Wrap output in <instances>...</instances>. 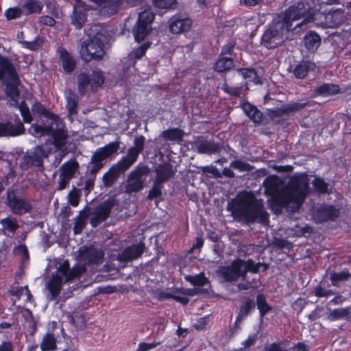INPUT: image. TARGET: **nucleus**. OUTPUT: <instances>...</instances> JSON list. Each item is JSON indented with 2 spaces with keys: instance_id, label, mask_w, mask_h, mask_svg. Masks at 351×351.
<instances>
[{
  "instance_id": "nucleus-1",
  "label": "nucleus",
  "mask_w": 351,
  "mask_h": 351,
  "mask_svg": "<svg viewBox=\"0 0 351 351\" xmlns=\"http://www.w3.org/2000/svg\"><path fill=\"white\" fill-rule=\"evenodd\" d=\"M316 12L313 0H299L291 4L284 12L281 19L274 21L265 30L261 39V45L269 49L283 44L285 34L293 29V21L302 19V23L314 21ZM300 23L297 24L298 27Z\"/></svg>"
},
{
  "instance_id": "nucleus-2",
  "label": "nucleus",
  "mask_w": 351,
  "mask_h": 351,
  "mask_svg": "<svg viewBox=\"0 0 351 351\" xmlns=\"http://www.w3.org/2000/svg\"><path fill=\"white\" fill-rule=\"evenodd\" d=\"M264 184L267 190L276 191L271 195V207L276 212H281L290 204L300 208L310 193L309 179L306 174L293 176L287 186L277 189L276 177H267Z\"/></svg>"
},
{
  "instance_id": "nucleus-3",
  "label": "nucleus",
  "mask_w": 351,
  "mask_h": 351,
  "mask_svg": "<svg viewBox=\"0 0 351 351\" xmlns=\"http://www.w3.org/2000/svg\"><path fill=\"white\" fill-rule=\"evenodd\" d=\"M87 36L88 38L82 43L80 49L82 60L86 63L102 60L106 53L105 45L109 40L107 32L101 25H93L88 29Z\"/></svg>"
},
{
  "instance_id": "nucleus-4",
  "label": "nucleus",
  "mask_w": 351,
  "mask_h": 351,
  "mask_svg": "<svg viewBox=\"0 0 351 351\" xmlns=\"http://www.w3.org/2000/svg\"><path fill=\"white\" fill-rule=\"evenodd\" d=\"M7 80L5 93L12 101L11 105H18L20 97V79L16 68L11 61L5 57L0 56V81Z\"/></svg>"
},
{
  "instance_id": "nucleus-5",
  "label": "nucleus",
  "mask_w": 351,
  "mask_h": 351,
  "mask_svg": "<svg viewBox=\"0 0 351 351\" xmlns=\"http://www.w3.org/2000/svg\"><path fill=\"white\" fill-rule=\"evenodd\" d=\"M233 214L235 217L243 219L248 225L255 222L266 225L269 221V214L265 209L263 203L256 199L243 203L241 206L234 210Z\"/></svg>"
},
{
  "instance_id": "nucleus-6",
  "label": "nucleus",
  "mask_w": 351,
  "mask_h": 351,
  "mask_svg": "<svg viewBox=\"0 0 351 351\" xmlns=\"http://www.w3.org/2000/svg\"><path fill=\"white\" fill-rule=\"evenodd\" d=\"M46 152L41 146H36L33 150L26 152L20 159V169L23 171L32 167L43 169V158L47 157Z\"/></svg>"
},
{
  "instance_id": "nucleus-7",
  "label": "nucleus",
  "mask_w": 351,
  "mask_h": 351,
  "mask_svg": "<svg viewBox=\"0 0 351 351\" xmlns=\"http://www.w3.org/2000/svg\"><path fill=\"white\" fill-rule=\"evenodd\" d=\"M5 204L16 215L29 213L32 210V203L23 197L17 196L13 190L7 191Z\"/></svg>"
},
{
  "instance_id": "nucleus-8",
  "label": "nucleus",
  "mask_w": 351,
  "mask_h": 351,
  "mask_svg": "<svg viewBox=\"0 0 351 351\" xmlns=\"http://www.w3.org/2000/svg\"><path fill=\"white\" fill-rule=\"evenodd\" d=\"M132 166L122 158L117 163L112 165L102 176V183L106 188H110L120 178L121 175L125 173Z\"/></svg>"
},
{
  "instance_id": "nucleus-9",
  "label": "nucleus",
  "mask_w": 351,
  "mask_h": 351,
  "mask_svg": "<svg viewBox=\"0 0 351 351\" xmlns=\"http://www.w3.org/2000/svg\"><path fill=\"white\" fill-rule=\"evenodd\" d=\"M79 258L85 265H99L104 258V253L93 245L82 246L78 250Z\"/></svg>"
},
{
  "instance_id": "nucleus-10",
  "label": "nucleus",
  "mask_w": 351,
  "mask_h": 351,
  "mask_svg": "<svg viewBox=\"0 0 351 351\" xmlns=\"http://www.w3.org/2000/svg\"><path fill=\"white\" fill-rule=\"evenodd\" d=\"M243 265L244 261L237 258L233 261L229 266L220 267L218 270L219 276L227 282L236 281L240 277H243L242 267Z\"/></svg>"
},
{
  "instance_id": "nucleus-11",
  "label": "nucleus",
  "mask_w": 351,
  "mask_h": 351,
  "mask_svg": "<svg viewBox=\"0 0 351 351\" xmlns=\"http://www.w3.org/2000/svg\"><path fill=\"white\" fill-rule=\"evenodd\" d=\"M115 205V199L108 198L101 202L93 212V217L90 219V223L93 228H96L110 216L111 210Z\"/></svg>"
},
{
  "instance_id": "nucleus-12",
  "label": "nucleus",
  "mask_w": 351,
  "mask_h": 351,
  "mask_svg": "<svg viewBox=\"0 0 351 351\" xmlns=\"http://www.w3.org/2000/svg\"><path fill=\"white\" fill-rule=\"evenodd\" d=\"M193 25V21L185 14L178 13L168 21L169 31L173 34H180L188 32Z\"/></svg>"
},
{
  "instance_id": "nucleus-13",
  "label": "nucleus",
  "mask_w": 351,
  "mask_h": 351,
  "mask_svg": "<svg viewBox=\"0 0 351 351\" xmlns=\"http://www.w3.org/2000/svg\"><path fill=\"white\" fill-rule=\"evenodd\" d=\"M14 122H0V137H15L25 134L23 123L17 114L14 115Z\"/></svg>"
},
{
  "instance_id": "nucleus-14",
  "label": "nucleus",
  "mask_w": 351,
  "mask_h": 351,
  "mask_svg": "<svg viewBox=\"0 0 351 351\" xmlns=\"http://www.w3.org/2000/svg\"><path fill=\"white\" fill-rule=\"evenodd\" d=\"M56 53L58 55L59 63L61 66L60 71L66 75L71 74L77 67L76 58L62 46H58Z\"/></svg>"
},
{
  "instance_id": "nucleus-15",
  "label": "nucleus",
  "mask_w": 351,
  "mask_h": 351,
  "mask_svg": "<svg viewBox=\"0 0 351 351\" xmlns=\"http://www.w3.org/2000/svg\"><path fill=\"white\" fill-rule=\"evenodd\" d=\"M95 5L101 6L100 14L104 17H110L117 14L123 8L124 0H88Z\"/></svg>"
},
{
  "instance_id": "nucleus-16",
  "label": "nucleus",
  "mask_w": 351,
  "mask_h": 351,
  "mask_svg": "<svg viewBox=\"0 0 351 351\" xmlns=\"http://www.w3.org/2000/svg\"><path fill=\"white\" fill-rule=\"evenodd\" d=\"M308 106V102H293L280 108L268 109L267 114L271 118H278L283 115L299 112Z\"/></svg>"
},
{
  "instance_id": "nucleus-17",
  "label": "nucleus",
  "mask_w": 351,
  "mask_h": 351,
  "mask_svg": "<svg viewBox=\"0 0 351 351\" xmlns=\"http://www.w3.org/2000/svg\"><path fill=\"white\" fill-rule=\"evenodd\" d=\"M340 216V210L333 205H324L317 208L315 218L319 223L334 221Z\"/></svg>"
},
{
  "instance_id": "nucleus-18",
  "label": "nucleus",
  "mask_w": 351,
  "mask_h": 351,
  "mask_svg": "<svg viewBox=\"0 0 351 351\" xmlns=\"http://www.w3.org/2000/svg\"><path fill=\"white\" fill-rule=\"evenodd\" d=\"M145 137L143 135L134 138V146L128 149V153L122 158L132 166L137 160L139 154L142 153L145 147Z\"/></svg>"
},
{
  "instance_id": "nucleus-19",
  "label": "nucleus",
  "mask_w": 351,
  "mask_h": 351,
  "mask_svg": "<svg viewBox=\"0 0 351 351\" xmlns=\"http://www.w3.org/2000/svg\"><path fill=\"white\" fill-rule=\"evenodd\" d=\"M145 249L144 243H139L137 245H132L127 247L121 254L118 255V260L120 262L128 263L135 260L144 253Z\"/></svg>"
},
{
  "instance_id": "nucleus-20",
  "label": "nucleus",
  "mask_w": 351,
  "mask_h": 351,
  "mask_svg": "<svg viewBox=\"0 0 351 351\" xmlns=\"http://www.w3.org/2000/svg\"><path fill=\"white\" fill-rule=\"evenodd\" d=\"M90 10V5H74L71 17V23L76 29H80L87 21V12Z\"/></svg>"
},
{
  "instance_id": "nucleus-21",
  "label": "nucleus",
  "mask_w": 351,
  "mask_h": 351,
  "mask_svg": "<svg viewBox=\"0 0 351 351\" xmlns=\"http://www.w3.org/2000/svg\"><path fill=\"white\" fill-rule=\"evenodd\" d=\"M316 69V64L313 61L308 60H302L294 66L293 74L296 79H305L308 73L314 71Z\"/></svg>"
},
{
  "instance_id": "nucleus-22",
  "label": "nucleus",
  "mask_w": 351,
  "mask_h": 351,
  "mask_svg": "<svg viewBox=\"0 0 351 351\" xmlns=\"http://www.w3.org/2000/svg\"><path fill=\"white\" fill-rule=\"evenodd\" d=\"M63 278L62 277L56 273L52 274L51 278L47 283V289L50 293V300H56L60 295L62 289Z\"/></svg>"
},
{
  "instance_id": "nucleus-23",
  "label": "nucleus",
  "mask_w": 351,
  "mask_h": 351,
  "mask_svg": "<svg viewBox=\"0 0 351 351\" xmlns=\"http://www.w3.org/2000/svg\"><path fill=\"white\" fill-rule=\"evenodd\" d=\"M241 108L249 119L255 124L261 125L263 123L264 115L256 106L248 101H245L241 104Z\"/></svg>"
},
{
  "instance_id": "nucleus-24",
  "label": "nucleus",
  "mask_w": 351,
  "mask_h": 351,
  "mask_svg": "<svg viewBox=\"0 0 351 351\" xmlns=\"http://www.w3.org/2000/svg\"><path fill=\"white\" fill-rule=\"evenodd\" d=\"M156 176L155 181L164 184L171 178L173 177L176 171L173 170V166L169 162L159 165L156 169Z\"/></svg>"
},
{
  "instance_id": "nucleus-25",
  "label": "nucleus",
  "mask_w": 351,
  "mask_h": 351,
  "mask_svg": "<svg viewBox=\"0 0 351 351\" xmlns=\"http://www.w3.org/2000/svg\"><path fill=\"white\" fill-rule=\"evenodd\" d=\"M256 308L254 300L250 298H246L241 302L239 307V311L237 315V323H241L245 318L251 315Z\"/></svg>"
},
{
  "instance_id": "nucleus-26",
  "label": "nucleus",
  "mask_w": 351,
  "mask_h": 351,
  "mask_svg": "<svg viewBox=\"0 0 351 351\" xmlns=\"http://www.w3.org/2000/svg\"><path fill=\"white\" fill-rule=\"evenodd\" d=\"M32 110L34 114L42 115L51 121L52 124L59 125L61 122L60 117L47 110L45 106L39 101H35L32 107Z\"/></svg>"
},
{
  "instance_id": "nucleus-27",
  "label": "nucleus",
  "mask_w": 351,
  "mask_h": 351,
  "mask_svg": "<svg viewBox=\"0 0 351 351\" xmlns=\"http://www.w3.org/2000/svg\"><path fill=\"white\" fill-rule=\"evenodd\" d=\"M304 45L308 52L313 53L321 45L322 38L315 31L310 30L304 36Z\"/></svg>"
},
{
  "instance_id": "nucleus-28",
  "label": "nucleus",
  "mask_w": 351,
  "mask_h": 351,
  "mask_svg": "<svg viewBox=\"0 0 351 351\" xmlns=\"http://www.w3.org/2000/svg\"><path fill=\"white\" fill-rule=\"evenodd\" d=\"M237 72L246 80L247 84L252 83L254 85L263 84L262 77L252 67L238 68Z\"/></svg>"
},
{
  "instance_id": "nucleus-29",
  "label": "nucleus",
  "mask_w": 351,
  "mask_h": 351,
  "mask_svg": "<svg viewBox=\"0 0 351 351\" xmlns=\"http://www.w3.org/2000/svg\"><path fill=\"white\" fill-rule=\"evenodd\" d=\"M48 136L52 137V144L58 150L62 149L66 144L68 133L64 128L54 129L52 126V131L49 132Z\"/></svg>"
},
{
  "instance_id": "nucleus-30",
  "label": "nucleus",
  "mask_w": 351,
  "mask_h": 351,
  "mask_svg": "<svg viewBox=\"0 0 351 351\" xmlns=\"http://www.w3.org/2000/svg\"><path fill=\"white\" fill-rule=\"evenodd\" d=\"M196 148L199 154H212L219 153L222 147L219 143L204 140L197 143Z\"/></svg>"
},
{
  "instance_id": "nucleus-31",
  "label": "nucleus",
  "mask_w": 351,
  "mask_h": 351,
  "mask_svg": "<svg viewBox=\"0 0 351 351\" xmlns=\"http://www.w3.org/2000/svg\"><path fill=\"white\" fill-rule=\"evenodd\" d=\"M314 92L316 95L324 97L334 96L341 93V88L338 84L324 83L317 86Z\"/></svg>"
},
{
  "instance_id": "nucleus-32",
  "label": "nucleus",
  "mask_w": 351,
  "mask_h": 351,
  "mask_svg": "<svg viewBox=\"0 0 351 351\" xmlns=\"http://www.w3.org/2000/svg\"><path fill=\"white\" fill-rule=\"evenodd\" d=\"M152 27L138 21L133 27V34L136 42L141 43L152 32Z\"/></svg>"
},
{
  "instance_id": "nucleus-33",
  "label": "nucleus",
  "mask_w": 351,
  "mask_h": 351,
  "mask_svg": "<svg viewBox=\"0 0 351 351\" xmlns=\"http://www.w3.org/2000/svg\"><path fill=\"white\" fill-rule=\"evenodd\" d=\"M184 136V132L183 130L178 128H172L164 130L161 136L165 141L182 142Z\"/></svg>"
},
{
  "instance_id": "nucleus-34",
  "label": "nucleus",
  "mask_w": 351,
  "mask_h": 351,
  "mask_svg": "<svg viewBox=\"0 0 351 351\" xmlns=\"http://www.w3.org/2000/svg\"><path fill=\"white\" fill-rule=\"evenodd\" d=\"M254 302L259 311V317L261 319L263 320L265 316L271 311L272 307L267 302L266 298L263 293H258Z\"/></svg>"
},
{
  "instance_id": "nucleus-35",
  "label": "nucleus",
  "mask_w": 351,
  "mask_h": 351,
  "mask_svg": "<svg viewBox=\"0 0 351 351\" xmlns=\"http://www.w3.org/2000/svg\"><path fill=\"white\" fill-rule=\"evenodd\" d=\"M107 158L102 149L100 147L97 148L90 158V164L93 165L90 169H92L93 172H95V171H99L104 165L102 162Z\"/></svg>"
},
{
  "instance_id": "nucleus-36",
  "label": "nucleus",
  "mask_w": 351,
  "mask_h": 351,
  "mask_svg": "<svg viewBox=\"0 0 351 351\" xmlns=\"http://www.w3.org/2000/svg\"><path fill=\"white\" fill-rule=\"evenodd\" d=\"M43 8V3L40 0H27L22 5L25 15L40 14Z\"/></svg>"
},
{
  "instance_id": "nucleus-37",
  "label": "nucleus",
  "mask_w": 351,
  "mask_h": 351,
  "mask_svg": "<svg viewBox=\"0 0 351 351\" xmlns=\"http://www.w3.org/2000/svg\"><path fill=\"white\" fill-rule=\"evenodd\" d=\"M41 351H54L57 349V341L52 332H47L40 344Z\"/></svg>"
},
{
  "instance_id": "nucleus-38",
  "label": "nucleus",
  "mask_w": 351,
  "mask_h": 351,
  "mask_svg": "<svg viewBox=\"0 0 351 351\" xmlns=\"http://www.w3.org/2000/svg\"><path fill=\"white\" fill-rule=\"evenodd\" d=\"M79 97L73 92H70L66 97V108L69 116L76 115L78 112Z\"/></svg>"
},
{
  "instance_id": "nucleus-39",
  "label": "nucleus",
  "mask_w": 351,
  "mask_h": 351,
  "mask_svg": "<svg viewBox=\"0 0 351 351\" xmlns=\"http://www.w3.org/2000/svg\"><path fill=\"white\" fill-rule=\"evenodd\" d=\"M90 77L86 72H81L77 75V90L81 96H84L88 86L91 87Z\"/></svg>"
},
{
  "instance_id": "nucleus-40",
  "label": "nucleus",
  "mask_w": 351,
  "mask_h": 351,
  "mask_svg": "<svg viewBox=\"0 0 351 351\" xmlns=\"http://www.w3.org/2000/svg\"><path fill=\"white\" fill-rule=\"evenodd\" d=\"M78 168L79 164L75 160L64 162L60 167L61 176L72 179Z\"/></svg>"
},
{
  "instance_id": "nucleus-41",
  "label": "nucleus",
  "mask_w": 351,
  "mask_h": 351,
  "mask_svg": "<svg viewBox=\"0 0 351 351\" xmlns=\"http://www.w3.org/2000/svg\"><path fill=\"white\" fill-rule=\"evenodd\" d=\"M234 66L232 58H219L214 64V69L217 73H223L230 70Z\"/></svg>"
},
{
  "instance_id": "nucleus-42",
  "label": "nucleus",
  "mask_w": 351,
  "mask_h": 351,
  "mask_svg": "<svg viewBox=\"0 0 351 351\" xmlns=\"http://www.w3.org/2000/svg\"><path fill=\"white\" fill-rule=\"evenodd\" d=\"M350 273H349L347 269H344L340 272L333 271L330 275L331 285L333 287H338L340 282L347 281L350 278Z\"/></svg>"
},
{
  "instance_id": "nucleus-43",
  "label": "nucleus",
  "mask_w": 351,
  "mask_h": 351,
  "mask_svg": "<svg viewBox=\"0 0 351 351\" xmlns=\"http://www.w3.org/2000/svg\"><path fill=\"white\" fill-rule=\"evenodd\" d=\"M186 281L195 287H204L210 282L208 278L206 277L204 272H200L197 275H188L184 277Z\"/></svg>"
},
{
  "instance_id": "nucleus-44",
  "label": "nucleus",
  "mask_w": 351,
  "mask_h": 351,
  "mask_svg": "<svg viewBox=\"0 0 351 351\" xmlns=\"http://www.w3.org/2000/svg\"><path fill=\"white\" fill-rule=\"evenodd\" d=\"M89 75L90 77L91 90L93 91H94L95 89L101 87L104 83L105 77L101 70H94L91 75Z\"/></svg>"
},
{
  "instance_id": "nucleus-45",
  "label": "nucleus",
  "mask_w": 351,
  "mask_h": 351,
  "mask_svg": "<svg viewBox=\"0 0 351 351\" xmlns=\"http://www.w3.org/2000/svg\"><path fill=\"white\" fill-rule=\"evenodd\" d=\"M350 313L351 307L350 306L335 308L329 314L328 318L331 321H336L343 318L348 319L347 317L350 314Z\"/></svg>"
},
{
  "instance_id": "nucleus-46",
  "label": "nucleus",
  "mask_w": 351,
  "mask_h": 351,
  "mask_svg": "<svg viewBox=\"0 0 351 351\" xmlns=\"http://www.w3.org/2000/svg\"><path fill=\"white\" fill-rule=\"evenodd\" d=\"M143 180H129L127 178L126 184L125 185V192L128 194L136 193L143 189Z\"/></svg>"
},
{
  "instance_id": "nucleus-47",
  "label": "nucleus",
  "mask_w": 351,
  "mask_h": 351,
  "mask_svg": "<svg viewBox=\"0 0 351 351\" xmlns=\"http://www.w3.org/2000/svg\"><path fill=\"white\" fill-rule=\"evenodd\" d=\"M52 131V125L42 126L38 123L32 124L29 132L35 136H43L49 135V132Z\"/></svg>"
},
{
  "instance_id": "nucleus-48",
  "label": "nucleus",
  "mask_w": 351,
  "mask_h": 351,
  "mask_svg": "<svg viewBox=\"0 0 351 351\" xmlns=\"http://www.w3.org/2000/svg\"><path fill=\"white\" fill-rule=\"evenodd\" d=\"M0 223L4 230L11 233H14L19 228L17 219L15 217H8L1 219Z\"/></svg>"
},
{
  "instance_id": "nucleus-49",
  "label": "nucleus",
  "mask_w": 351,
  "mask_h": 351,
  "mask_svg": "<svg viewBox=\"0 0 351 351\" xmlns=\"http://www.w3.org/2000/svg\"><path fill=\"white\" fill-rule=\"evenodd\" d=\"M313 189L315 192L319 194L329 193L328 186L329 184L320 177H315L312 182Z\"/></svg>"
},
{
  "instance_id": "nucleus-50",
  "label": "nucleus",
  "mask_w": 351,
  "mask_h": 351,
  "mask_svg": "<svg viewBox=\"0 0 351 351\" xmlns=\"http://www.w3.org/2000/svg\"><path fill=\"white\" fill-rule=\"evenodd\" d=\"M20 43L23 48L35 51L41 48L43 40L40 36H37L32 41L20 40Z\"/></svg>"
},
{
  "instance_id": "nucleus-51",
  "label": "nucleus",
  "mask_w": 351,
  "mask_h": 351,
  "mask_svg": "<svg viewBox=\"0 0 351 351\" xmlns=\"http://www.w3.org/2000/svg\"><path fill=\"white\" fill-rule=\"evenodd\" d=\"M148 173V168L147 166L138 165L134 169H133L128 176L129 180H143L142 178Z\"/></svg>"
},
{
  "instance_id": "nucleus-52",
  "label": "nucleus",
  "mask_w": 351,
  "mask_h": 351,
  "mask_svg": "<svg viewBox=\"0 0 351 351\" xmlns=\"http://www.w3.org/2000/svg\"><path fill=\"white\" fill-rule=\"evenodd\" d=\"M15 108L19 109L23 120L26 123H30L32 121V117L31 115L29 108L26 104L25 101H22L19 103L18 101V105H12Z\"/></svg>"
},
{
  "instance_id": "nucleus-53",
  "label": "nucleus",
  "mask_w": 351,
  "mask_h": 351,
  "mask_svg": "<svg viewBox=\"0 0 351 351\" xmlns=\"http://www.w3.org/2000/svg\"><path fill=\"white\" fill-rule=\"evenodd\" d=\"M155 19V14L151 10H145L139 13L137 21L146 25L152 26V24Z\"/></svg>"
},
{
  "instance_id": "nucleus-54",
  "label": "nucleus",
  "mask_w": 351,
  "mask_h": 351,
  "mask_svg": "<svg viewBox=\"0 0 351 351\" xmlns=\"http://www.w3.org/2000/svg\"><path fill=\"white\" fill-rule=\"evenodd\" d=\"M163 187L164 186L162 184L154 180L153 186L152 189L149 190L148 195L147 196V200L152 201L160 197L162 194V190Z\"/></svg>"
},
{
  "instance_id": "nucleus-55",
  "label": "nucleus",
  "mask_w": 351,
  "mask_h": 351,
  "mask_svg": "<svg viewBox=\"0 0 351 351\" xmlns=\"http://www.w3.org/2000/svg\"><path fill=\"white\" fill-rule=\"evenodd\" d=\"M99 171H95L93 172L92 169H90L88 178L85 180L84 190L86 193V195H88L90 193L92 190H93L95 186V181L96 180L97 174Z\"/></svg>"
},
{
  "instance_id": "nucleus-56",
  "label": "nucleus",
  "mask_w": 351,
  "mask_h": 351,
  "mask_svg": "<svg viewBox=\"0 0 351 351\" xmlns=\"http://www.w3.org/2000/svg\"><path fill=\"white\" fill-rule=\"evenodd\" d=\"M120 147V143L118 141L110 142L102 147H100L104 152L107 158H110L113 155L118 154V150Z\"/></svg>"
},
{
  "instance_id": "nucleus-57",
  "label": "nucleus",
  "mask_w": 351,
  "mask_h": 351,
  "mask_svg": "<svg viewBox=\"0 0 351 351\" xmlns=\"http://www.w3.org/2000/svg\"><path fill=\"white\" fill-rule=\"evenodd\" d=\"M152 43L147 41L143 43L141 46L133 49L131 56L135 59H140L145 56L147 50L151 47Z\"/></svg>"
},
{
  "instance_id": "nucleus-58",
  "label": "nucleus",
  "mask_w": 351,
  "mask_h": 351,
  "mask_svg": "<svg viewBox=\"0 0 351 351\" xmlns=\"http://www.w3.org/2000/svg\"><path fill=\"white\" fill-rule=\"evenodd\" d=\"M245 268L242 269L243 277L246 276L247 271H251L254 274L258 272L259 269L262 264L261 263H256L252 259H248L247 261H244Z\"/></svg>"
},
{
  "instance_id": "nucleus-59",
  "label": "nucleus",
  "mask_w": 351,
  "mask_h": 351,
  "mask_svg": "<svg viewBox=\"0 0 351 351\" xmlns=\"http://www.w3.org/2000/svg\"><path fill=\"white\" fill-rule=\"evenodd\" d=\"M154 7L159 9L173 8L178 4L177 0H152Z\"/></svg>"
},
{
  "instance_id": "nucleus-60",
  "label": "nucleus",
  "mask_w": 351,
  "mask_h": 351,
  "mask_svg": "<svg viewBox=\"0 0 351 351\" xmlns=\"http://www.w3.org/2000/svg\"><path fill=\"white\" fill-rule=\"evenodd\" d=\"M22 14L23 10L19 7L9 8L4 12V15L8 21L19 19Z\"/></svg>"
},
{
  "instance_id": "nucleus-61",
  "label": "nucleus",
  "mask_w": 351,
  "mask_h": 351,
  "mask_svg": "<svg viewBox=\"0 0 351 351\" xmlns=\"http://www.w3.org/2000/svg\"><path fill=\"white\" fill-rule=\"evenodd\" d=\"M230 167L238 169L240 171H250L253 169V167L250 164L240 160L232 161L230 164Z\"/></svg>"
},
{
  "instance_id": "nucleus-62",
  "label": "nucleus",
  "mask_w": 351,
  "mask_h": 351,
  "mask_svg": "<svg viewBox=\"0 0 351 351\" xmlns=\"http://www.w3.org/2000/svg\"><path fill=\"white\" fill-rule=\"evenodd\" d=\"M87 219V215H85L84 217H77L73 228V230L75 234H79L82 233L83 229L86 226V220Z\"/></svg>"
},
{
  "instance_id": "nucleus-63",
  "label": "nucleus",
  "mask_w": 351,
  "mask_h": 351,
  "mask_svg": "<svg viewBox=\"0 0 351 351\" xmlns=\"http://www.w3.org/2000/svg\"><path fill=\"white\" fill-rule=\"evenodd\" d=\"M257 339L258 333L249 335L247 339L241 343L242 347L240 348L237 351H243V350L250 348L256 343Z\"/></svg>"
},
{
  "instance_id": "nucleus-64",
  "label": "nucleus",
  "mask_w": 351,
  "mask_h": 351,
  "mask_svg": "<svg viewBox=\"0 0 351 351\" xmlns=\"http://www.w3.org/2000/svg\"><path fill=\"white\" fill-rule=\"evenodd\" d=\"M160 344L159 342L145 343L141 342L136 351H149L152 349L156 348Z\"/></svg>"
}]
</instances>
